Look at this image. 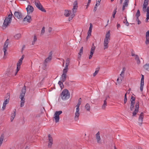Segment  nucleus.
<instances>
[{"instance_id": "obj_1", "label": "nucleus", "mask_w": 149, "mask_h": 149, "mask_svg": "<svg viewBox=\"0 0 149 149\" xmlns=\"http://www.w3.org/2000/svg\"><path fill=\"white\" fill-rule=\"evenodd\" d=\"M77 8V1H75L74 3L73 8L72 9L71 11L70 10H65L64 15L67 17L70 16L69 18V21L72 20L74 16L75 15V13H76Z\"/></svg>"}, {"instance_id": "obj_2", "label": "nucleus", "mask_w": 149, "mask_h": 149, "mask_svg": "<svg viewBox=\"0 0 149 149\" xmlns=\"http://www.w3.org/2000/svg\"><path fill=\"white\" fill-rule=\"evenodd\" d=\"M111 38L110 31H109L106 33L105 38L104 39L103 46L104 50L107 49L109 47V43Z\"/></svg>"}, {"instance_id": "obj_3", "label": "nucleus", "mask_w": 149, "mask_h": 149, "mask_svg": "<svg viewBox=\"0 0 149 149\" xmlns=\"http://www.w3.org/2000/svg\"><path fill=\"white\" fill-rule=\"evenodd\" d=\"M12 12H10V14H9L7 17L5 18L3 27V28H6L8 26V25L10 23L12 18Z\"/></svg>"}, {"instance_id": "obj_4", "label": "nucleus", "mask_w": 149, "mask_h": 149, "mask_svg": "<svg viewBox=\"0 0 149 149\" xmlns=\"http://www.w3.org/2000/svg\"><path fill=\"white\" fill-rule=\"evenodd\" d=\"M81 98L78 100V103L76 106V111L75 113L74 120L75 121H77L79 120V117L80 115L79 107L81 104Z\"/></svg>"}, {"instance_id": "obj_5", "label": "nucleus", "mask_w": 149, "mask_h": 149, "mask_svg": "<svg viewBox=\"0 0 149 149\" xmlns=\"http://www.w3.org/2000/svg\"><path fill=\"white\" fill-rule=\"evenodd\" d=\"M34 2L35 6L39 10L42 12H46V10L44 8L39 1L35 0Z\"/></svg>"}, {"instance_id": "obj_6", "label": "nucleus", "mask_w": 149, "mask_h": 149, "mask_svg": "<svg viewBox=\"0 0 149 149\" xmlns=\"http://www.w3.org/2000/svg\"><path fill=\"white\" fill-rule=\"evenodd\" d=\"M10 99V95H8L5 97V100L3 102V106L2 108V109L3 110H4L6 108V105L8 104L9 102Z\"/></svg>"}, {"instance_id": "obj_7", "label": "nucleus", "mask_w": 149, "mask_h": 149, "mask_svg": "<svg viewBox=\"0 0 149 149\" xmlns=\"http://www.w3.org/2000/svg\"><path fill=\"white\" fill-rule=\"evenodd\" d=\"M62 113L61 111H56L54 114V118L55 119V122L57 123L59 122L60 118L59 115Z\"/></svg>"}, {"instance_id": "obj_8", "label": "nucleus", "mask_w": 149, "mask_h": 149, "mask_svg": "<svg viewBox=\"0 0 149 149\" xmlns=\"http://www.w3.org/2000/svg\"><path fill=\"white\" fill-rule=\"evenodd\" d=\"M25 94H20L19 98L21 99L20 101V107H22L24 105L25 100L24 97Z\"/></svg>"}, {"instance_id": "obj_9", "label": "nucleus", "mask_w": 149, "mask_h": 149, "mask_svg": "<svg viewBox=\"0 0 149 149\" xmlns=\"http://www.w3.org/2000/svg\"><path fill=\"white\" fill-rule=\"evenodd\" d=\"M68 71L63 70V73L60 77V80L62 82H64L67 78L66 74Z\"/></svg>"}, {"instance_id": "obj_10", "label": "nucleus", "mask_w": 149, "mask_h": 149, "mask_svg": "<svg viewBox=\"0 0 149 149\" xmlns=\"http://www.w3.org/2000/svg\"><path fill=\"white\" fill-rule=\"evenodd\" d=\"M26 10L27 12L28 15H30L32 13L34 10V8L31 6L28 5Z\"/></svg>"}, {"instance_id": "obj_11", "label": "nucleus", "mask_w": 149, "mask_h": 149, "mask_svg": "<svg viewBox=\"0 0 149 149\" xmlns=\"http://www.w3.org/2000/svg\"><path fill=\"white\" fill-rule=\"evenodd\" d=\"M24 55H22L21 58L19 59V61L17 63V70H19L20 68V66L22 62V61L24 58Z\"/></svg>"}, {"instance_id": "obj_12", "label": "nucleus", "mask_w": 149, "mask_h": 149, "mask_svg": "<svg viewBox=\"0 0 149 149\" xmlns=\"http://www.w3.org/2000/svg\"><path fill=\"white\" fill-rule=\"evenodd\" d=\"M60 96L62 100H65L70 97V94H61Z\"/></svg>"}, {"instance_id": "obj_13", "label": "nucleus", "mask_w": 149, "mask_h": 149, "mask_svg": "<svg viewBox=\"0 0 149 149\" xmlns=\"http://www.w3.org/2000/svg\"><path fill=\"white\" fill-rule=\"evenodd\" d=\"M8 40L7 39L6 42H5L4 47L3 50L4 53V55H5L6 54H7V53L6 52L7 50V49L8 47Z\"/></svg>"}, {"instance_id": "obj_14", "label": "nucleus", "mask_w": 149, "mask_h": 149, "mask_svg": "<svg viewBox=\"0 0 149 149\" xmlns=\"http://www.w3.org/2000/svg\"><path fill=\"white\" fill-rule=\"evenodd\" d=\"M139 104L138 102L136 103L135 106V109L134 111L133 112V116H134L139 111Z\"/></svg>"}, {"instance_id": "obj_15", "label": "nucleus", "mask_w": 149, "mask_h": 149, "mask_svg": "<svg viewBox=\"0 0 149 149\" xmlns=\"http://www.w3.org/2000/svg\"><path fill=\"white\" fill-rule=\"evenodd\" d=\"M95 47L94 46V44L93 43L91 47V50L90 52V55L89 57V58L91 59L92 58L93 55L94 53V51L95 49Z\"/></svg>"}, {"instance_id": "obj_16", "label": "nucleus", "mask_w": 149, "mask_h": 149, "mask_svg": "<svg viewBox=\"0 0 149 149\" xmlns=\"http://www.w3.org/2000/svg\"><path fill=\"white\" fill-rule=\"evenodd\" d=\"M70 59L69 58H67L65 62V66L63 70H65L68 71V67L70 64Z\"/></svg>"}, {"instance_id": "obj_17", "label": "nucleus", "mask_w": 149, "mask_h": 149, "mask_svg": "<svg viewBox=\"0 0 149 149\" xmlns=\"http://www.w3.org/2000/svg\"><path fill=\"white\" fill-rule=\"evenodd\" d=\"M48 140L49 143L48 146L49 148H51L52 147V144H53V139L51 136L49 134L48 135Z\"/></svg>"}, {"instance_id": "obj_18", "label": "nucleus", "mask_w": 149, "mask_h": 149, "mask_svg": "<svg viewBox=\"0 0 149 149\" xmlns=\"http://www.w3.org/2000/svg\"><path fill=\"white\" fill-rule=\"evenodd\" d=\"M144 114L143 112H141L139 116V125L140 126H141L143 121V118Z\"/></svg>"}, {"instance_id": "obj_19", "label": "nucleus", "mask_w": 149, "mask_h": 149, "mask_svg": "<svg viewBox=\"0 0 149 149\" xmlns=\"http://www.w3.org/2000/svg\"><path fill=\"white\" fill-rule=\"evenodd\" d=\"M140 84V89L141 91H142L143 90V87L144 85V77L143 75H142Z\"/></svg>"}, {"instance_id": "obj_20", "label": "nucleus", "mask_w": 149, "mask_h": 149, "mask_svg": "<svg viewBox=\"0 0 149 149\" xmlns=\"http://www.w3.org/2000/svg\"><path fill=\"white\" fill-rule=\"evenodd\" d=\"M145 43L146 45L149 44V30L146 32V33Z\"/></svg>"}, {"instance_id": "obj_21", "label": "nucleus", "mask_w": 149, "mask_h": 149, "mask_svg": "<svg viewBox=\"0 0 149 149\" xmlns=\"http://www.w3.org/2000/svg\"><path fill=\"white\" fill-rule=\"evenodd\" d=\"M129 2V0H125V1L123 3L122 7V10H125V7L128 6Z\"/></svg>"}, {"instance_id": "obj_22", "label": "nucleus", "mask_w": 149, "mask_h": 149, "mask_svg": "<svg viewBox=\"0 0 149 149\" xmlns=\"http://www.w3.org/2000/svg\"><path fill=\"white\" fill-rule=\"evenodd\" d=\"M29 15H27L24 18V21L25 22H30L31 21V16Z\"/></svg>"}, {"instance_id": "obj_23", "label": "nucleus", "mask_w": 149, "mask_h": 149, "mask_svg": "<svg viewBox=\"0 0 149 149\" xmlns=\"http://www.w3.org/2000/svg\"><path fill=\"white\" fill-rule=\"evenodd\" d=\"M96 138L97 140V142L98 143H100L101 138L100 135V133L98 132L96 134Z\"/></svg>"}, {"instance_id": "obj_24", "label": "nucleus", "mask_w": 149, "mask_h": 149, "mask_svg": "<svg viewBox=\"0 0 149 149\" xmlns=\"http://www.w3.org/2000/svg\"><path fill=\"white\" fill-rule=\"evenodd\" d=\"M14 14L15 16L18 19H20L22 17L21 13L19 12H15Z\"/></svg>"}, {"instance_id": "obj_25", "label": "nucleus", "mask_w": 149, "mask_h": 149, "mask_svg": "<svg viewBox=\"0 0 149 149\" xmlns=\"http://www.w3.org/2000/svg\"><path fill=\"white\" fill-rule=\"evenodd\" d=\"M93 28V25L91 23L90 24V26L88 33V36H90L91 35V33Z\"/></svg>"}, {"instance_id": "obj_26", "label": "nucleus", "mask_w": 149, "mask_h": 149, "mask_svg": "<svg viewBox=\"0 0 149 149\" xmlns=\"http://www.w3.org/2000/svg\"><path fill=\"white\" fill-rule=\"evenodd\" d=\"M52 58V54H50L49 55L48 57L45 59V62L46 63H48L51 61Z\"/></svg>"}, {"instance_id": "obj_27", "label": "nucleus", "mask_w": 149, "mask_h": 149, "mask_svg": "<svg viewBox=\"0 0 149 149\" xmlns=\"http://www.w3.org/2000/svg\"><path fill=\"white\" fill-rule=\"evenodd\" d=\"M124 76L120 75L119 76L117 79V81L118 83H120L122 81Z\"/></svg>"}, {"instance_id": "obj_28", "label": "nucleus", "mask_w": 149, "mask_h": 149, "mask_svg": "<svg viewBox=\"0 0 149 149\" xmlns=\"http://www.w3.org/2000/svg\"><path fill=\"white\" fill-rule=\"evenodd\" d=\"M146 12V22H148L149 19V8L148 7L147 9Z\"/></svg>"}, {"instance_id": "obj_29", "label": "nucleus", "mask_w": 149, "mask_h": 149, "mask_svg": "<svg viewBox=\"0 0 149 149\" xmlns=\"http://www.w3.org/2000/svg\"><path fill=\"white\" fill-rule=\"evenodd\" d=\"M148 4L143 3V11L145 12H146L147 9L148 7H147Z\"/></svg>"}, {"instance_id": "obj_30", "label": "nucleus", "mask_w": 149, "mask_h": 149, "mask_svg": "<svg viewBox=\"0 0 149 149\" xmlns=\"http://www.w3.org/2000/svg\"><path fill=\"white\" fill-rule=\"evenodd\" d=\"M134 102H133L132 101H131L130 107V109L131 111H132L134 109Z\"/></svg>"}, {"instance_id": "obj_31", "label": "nucleus", "mask_w": 149, "mask_h": 149, "mask_svg": "<svg viewBox=\"0 0 149 149\" xmlns=\"http://www.w3.org/2000/svg\"><path fill=\"white\" fill-rule=\"evenodd\" d=\"M83 47H82L80 49L79 52V54L78 55V58H80V57H81V55L83 53Z\"/></svg>"}, {"instance_id": "obj_32", "label": "nucleus", "mask_w": 149, "mask_h": 149, "mask_svg": "<svg viewBox=\"0 0 149 149\" xmlns=\"http://www.w3.org/2000/svg\"><path fill=\"white\" fill-rule=\"evenodd\" d=\"M107 106V100H104V104L102 106V109H105L106 106Z\"/></svg>"}, {"instance_id": "obj_33", "label": "nucleus", "mask_w": 149, "mask_h": 149, "mask_svg": "<svg viewBox=\"0 0 149 149\" xmlns=\"http://www.w3.org/2000/svg\"><path fill=\"white\" fill-rule=\"evenodd\" d=\"M37 38L36 35H34L33 36V41L32 42V45H33L35 44V42L36 41Z\"/></svg>"}, {"instance_id": "obj_34", "label": "nucleus", "mask_w": 149, "mask_h": 149, "mask_svg": "<svg viewBox=\"0 0 149 149\" xmlns=\"http://www.w3.org/2000/svg\"><path fill=\"white\" fill-rule=\"evenodd\" d=\"M4 134H2L0 137V143L2 144L4 138Z\"/></svg>"}, {"instance_id": "obj_35", "label": "nucleus", "mask_w": 149, "mask_h": 149, "mask_svg": "<svg viewBox=\"0 0 149 149\" xmlns=\"http://www.w3.org/2000/svg\"><path fill=\"white\" fill-rule=\"evenodd\" d=\"M85 107L88 111H90V106L88 104H86L85 106Z\"/></svg>"}, {"instance_id": "obj_36", "label": "nucleus", "mask_w": 149, "mask_h": 149, "mask_svg": "<svg viewBox=\"0 0 149 149\" xmlns=\"http://www.w3.org/2000/svg\"><path fill=\"white\" fill-rule=\"evenodd\" d=\"M143 67L145 69L149 71V63H147L143 66Z\"/></svg>"}, {"instance_id": "obj_37", "label": "nucleus", "mask_w": 149, "mask_h": 149, "mask_svg": "<svg viewBox=\"0 0 149 149\" xmlns=\"http://www.w3.org/2000/svg\"><path fill=\"white\" fill-rule=\"evenodd\" d=\"M99 69V68H97L96 69V70L95 72H94L93 74V76L94 77L95 76L97 75V74L98 72Z\"/></svg>"}, {"instance_id": "obj_38", "label": "nucleus", "mask_w": 149, "mask_h": 149, "mask_svg": "<svg viewBox=\"0 0 149 149\" xmlns=\"http://www.w3.org/2000/svg\"><path fill=\"white\" fill-rule=\"evenodd\" d=\"M16 114V110L15 109L13 111V113H12L11 114V117L12 118H15Z\"/></svg>"}, {"instance_id": "obj_39", "label": "nucleus", "mask_w": 149, "mask_h": 149, "mask_svg": "<svg viewBox=\"0 0 149 149\" xmlns=\"http://www.w3.org/2000/svg\"><path fill=\"white\" fill-rule=\"evenodd\" d=\"M63 82L61 80V81H59L58 82V84L60 86L61 88H63L64 87V85L63 84Z\"/></svg>"}, {"instance_id": "obj_40", "label": "nucleus", "mask_w": 149, "mask_h": 149, "mask_svg": "<svg viewBox=\"0 0 149 149\" xmlns=\"http://www.w3.org/2000/svg\"><path fill=\"white\" fill-rule=\"evenodd\" d=\"M140 15L141 14L140 11L139 10H138L136 14V18H139V17L140 16Z\"/></svg>"}, {"instance_id": "obj_41", "label": "nucleus", "mask_w": 149, "mask_h": 149, "mask_svg": "<svg viewBox=\"0 0 149 149\" xmlns=\"http://www.w3.org/2000/svg\"><path fill=\"white\" fill-rule=\"evenodd\" d=\"M21 35L19 33L17 34L15 36V37L16 39H19L21 38Z\"/></svg>"}, {"instance_id": "obj_42", "label": "nucleus", "mask_w": 149, "mask_h": 149, "mask_svg": "<svg viewBox=\"0 0 149 149\" xmlns=\"http://www.w3.org/2000/svg\"><path fill=\"white\" fill-rule=\"evenodd\" d=\"M125 18H126V19H124V20L123 21V22L125 24V25L127 26H128L129 24V23L127 22V19H126V17H125Z\"/></svg>"}, {"instance_id": "obj_43", "label": "nucleus", "mask_w": 149, "mask_h": 149, "mask_svg": "<svg viewBox=\"0 0 149 149\" xmlns=\"http://www.w3.org/2000/svg\"><path fill=\"white\" fill-rule=\"evenodd\" d=\"M101 1V0H96L95 6H99L100 4Z\"/></svg>"}, {"instance_id": "obj_44", "label": "nucleus", "mask_w": 149, "mask_h": 149, "mask_svg": "<svg viewBox=\"0 0 149 149\" xmlns=\"http://www.w3.org/2000/svg\"><path fill=\"white\" fill-rule=\"evenodd\" d=\"M22 93H25L26 92V89L25 86H24L22 89Z\"/></svg>"}, {"instance_id": "obj_45", "label": "nucleus", "mask_w": 149, "mask_h": 149, "mask_svg": "<svg viewBox=\"0 0 149 149\" xmlns=\"http://www.w3.org/2000/svg\"><path fill=\"white\" fill-rule=\"evenodd\" d=\"M61 93H69L67 89H64Z\"/></svg>"}, {"instance_id": "obj_46", "label": "nucleus", "mask_w": 149, "mask_h": 149, "mask_svg": "<svg viewBox=\"0 0 149 149\" xmlns=\"http://www.w3.org/2000/svg\"><path fill=\"white\" fill-rule=\"evenodd\" d=\"M45 27H43L41 32V34L43 35L45 33Z\"/></svg>"}, {"instance_id": "obj_47", "label": "nucleus", "mask_w": 149, "mask_h": 149, "mask_svg": "<svg viewBox=\"0 0 149 149\" xmlns=\"http://www.w3.org/2000/svg\"><path fill=\"white\" fill-rule=\"evenodd\" d=\"M127 100V94H125V98H124V102L125 104Z\"/></svg>"}, {"instance_id": "obj_48", "label": "nucleus", "mask_w": 149, "mask_h": 149, "mask_svg": "<svg viewBox=\"0 0 149 149\" xmlns=\"http://www.w3.org/2000/svg\"><path fill=\"white\" fill-rule=\"evenodd\" d=\"M135 98L133 96H132L131 99V101H132L133 102H135Z\"/></svg>"}, {"instance_id": "obj_49", "label": "nucleus", "mask_w": 149, "mask_h": 149, "mask_svg": "<svg viewBox=\"0 0 149 149\" xmlns=\"http://www.w3.org/2000/svg\"><path fill=\"white\" fill-rule=\"evenodd\" d=\"M136 21L138 22V24H139L141 23V21L139 20V18H137L136 19Z\"/></svg>"}, {"instance_id": "obj_50", "label": "nucleus", "mask_w": 149, "mask_h": 149, "mask_svg": "<svg viewBox=\"0 0 149 149\" xmlns=\"http://www.w3.org/2000/svg\"><path fill=\"white\" fill-rule=\"evenodd\" d=\"M135 59L136 60L138 59H139V57L138 56L136 55H135Z\"/></svg>"}, {"instance_id": "obj_51", "label": "nucleus", "mask_w": 149, "mask_h": 149, "mask_svg": "<svg viewBox=\"0 0 149 149\" xmlns=\"http://www.w3.org/2000/svg\"><path fill=\"white\" fill-rule=\"evenodd\" d=\"M149 0H144L143 3L148 4Z\"/></svg>"}, {"instance_id": "obj_52", "label": "nucleus", "mask_w": 149, "mask_h": 149, "mask_svg": "<svg viewBox=\"0 0 149 149\" xmlns=\"http://www.w3.org/2000/svg\"><path fill=\"white\" fill-rule=\"evenodd\" d=\"M136 61L137 63V64L138 65H139L141 63V62L139 58V59H138L136 60Z\"/></svg>"}, {"instance_id": "obj_53", "label": "nucleus", "mask_w": 149, "mask_h": 149, "mask_svg": "<svg viewBox=\"0 0 149 149\" xmlns=\"http://www.w3.org/2000/svg\"><path fill=\"white\" fill-rule=\"evenodd\" d=\"M97 6H95H95L94 7V9H93V11L94 12H95L96 11V10H97Z\"/></svg>"}, {"instance_id": "obj_54", "label": "nucleus", "mask_w": 149, "mask_h": 149, "mask_svg": "<svg viewBox=\"0 0 149 149\" xmlns=\"http://www.w3.org/2000/svg\"><path fill=\"white\" fill-rule=\"evenodd\" d=\"M125 71L122 70L121 72V74H120V75H123L124 76V73H125Z\"/></svg>"}, {"instance_id": "obj_55", "label": "nucleus", "mask_w": 149, "mask_h": 149, "mask_svg": "<svg viewBox=\"0 0 149 149\" xmlns=\"http://www.w3.org/2000/svg\"><path fill=\"white\" fill-rule=\"evenodd\" d=\"M120 24H118L117 25V29H118L119 28H120Z\"/></svg>"}, {"instance_id": "obj_56", "label": "nucleus", "mask_w": 149, "mask_h": 149, "mask_svg": "<svg viewBox=\"0 0 149 149\" xmlns=\"http://www.w3.org/2000/svg\"><path fill=\"white\" fill-rule=\"evenodd\" d=\"M116 10L117 8H116L113 11V14H116Z\"/></svg>"}, {"instance_id": "obj_57", "label": "nucleus", "mask_w": 149, "mask_h": 149, "mask_svg": "<svg viewBox=\"0 0 149 149\" xmlns=\"http://www.w3.org/2000/svg\"><path fill=\"white\" fill-rule=\"evenodd\" d=\"M48 31H49V33L51 32L52 31V28L50 27L49 28V29Z\"/></svg>"}, {"instance_id": "obj_58", "label": "nucleus", "mask_w": 149, "mask_h": 149, "mask_svg": "<svg viewBox=\"0 0 149 149\" xmlns=\"http://www.w3.org/2000/svg\"><path fill=\"white\" fill-rule=\"evenodd\" d=\"M109 96H107L105 97V99L104 100H107L109 98Z\"/></svg>"}, {"instance_id": "obj_59", "label": "nucleus", "mask_w": 149, "mask_h": 149, "mask_svg": "<svg viewBox=\"0 0 149 149\" xmlns=\"http://www.w3.org/2000/svg\"><path fill=\"white\" fill-rule=\"evenodd\" d=\"M88 3L87 4V5H86V9H87L88 8V6L89 5V3Z\"/></svg>"}, {"instance_id": "obj_60", "label": "nucleus", "mask_w": 149, "mask_h": 149, "mask_svg": "<svg viewBox=\"0 0 149 149\" xmlns=\"http://www.w3.org/2000/svg\"><path fill=\"white\" fill-rule=\"evenodd\" d=\"M17 71L15 73V75H16V74H17L18 72L19 71V70H17Z\"/></svg>"}, {"instance_id": "obj_61", "label": "nucleus", "mask_w": 149, "mask_h": 149, "mask_svg": "<svg viewBox=\"0 0 149 149\" xmlns=\"http://www.w3.org/2000/svg\"><path fill=\"white\" fill-rule=\"evenodd\" d=\"M14 119V118H12V117H11V118H10L11 121L12 122L13 121Z\"/></svg>"}, {"instance_id": "obj_62", "label": "nucleus", "mask_w": 149, "mask_h": 149, "mask_svg": "<svg viewBox=\"0 0 149 149\" xmlns=\"http://www.w3.org/2000/svg\"><path fill=\"white\" fill-rule=\"evenodd\" d=\"M64 63H65V61L64 59H63V66H64Z\"/></svg>"}, {"instance_id": "obj_63", "label": "nucleus", "mask_w": 149, "mask_h": 149, "mask_svg": "<svg viewBox=\"0 0 149 149\" xmlns=\"http://www.w3.org/2000/svg\"><path fill=\"white\" fill-rule=\"evenodd\" d=\"M125 70H126L125 68H123V70H123V71H125Z\"/></svg>"}, {"instance_id": "obj_64", "label": "nucleus", "mask_w": 149, "mask_h": 149, "mask_svg": "<svg viewBox=\"0 0 149 149\" xmlns=\"http://www.w3.org/2000/svg\"><path fill=\"white\" fill-rule=\"evenodd\" d=\"M115 14H113V18H115Z\"/></svg>"}]
</instances>
